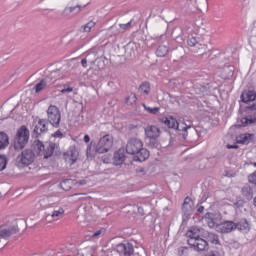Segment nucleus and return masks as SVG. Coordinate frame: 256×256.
Returning a JSON list of instances; mask_svg holds the SVG:
<instances>
[{
	"label": "nucleus",
	"instance_id": "obj_1",
	"mask_svg": "<svg viewBox=\"0 0 256 256\" xmlns=\"http://www.w3.org/2000/svg\"><path fill=\"white\" fill-rule=\"evenodd\" d=\"M55 147H57L55 143H49L48 146H45L41 140H35L32 143V150H24L18 157V162L22 167H29L35 161L36 156L49 159V157H53Z\"/></svg>",
	"mask_w": 256,
	"mask_h": 256
},
{
	"label": "nucleus",
	"instance_id": "obj_2",
	"mask_svg": "<svg viewBox=\"0 0 256 256\" xmlns=\"http://www.w3.org/2000/svg\"><path fill=\"white\" fill-rule=\"evenodd\" d=\"M115 144V138L111 134H105L100 137L97 144L93 146V142L88 144L86 149L87 158L95 157V155H103L104 153H109L113 149Z\"/></svg>",
	"mask_w": 256,
	"mask_h": 256
},
{
	"label": "nucleus",
	"instance_id": "obj_3",
	"mask_svg": "<svg viewBox=\"0 0 256 256\" xmlns=\"http://www.w3.org/2000/svg\"><path fill=\"white\" fill-rule=\"evenodd\" d=\"M126 153L134 155V161H147L150 157L149 150L143 147V141L139 138H130L126 144Z\"/></svg>",
	"mask_w": 256,
	"mask_h": 256
},
{
	"label": "nucleus",
	"instance_id": "obj_4",
	"mask_svg": "<svg viewBox=\"0 0 256 256\" xmlns=\"http://www.w3.org/2000/svg\"><path fill=\"white\" fill-rule=\"evenodd\" d=\"M160 121L166 125L169 129H175L176 131H182L183 136L187 135V129H191V126H188L184 122H178L177 119L173 116H168L160 119Z\"/></svg>",
	"mask_w": 256,
	"mask_h": 256
},
{
	"label": "nucleus",
	"instance_id": "obj_5",
	"mask_svg": "<svg viewBox=\"0 0 256 256\" xmlns=\"http://www.w3.org/2000/svg\"><path fill=\"white\" fill-rule=\"evenodd\" d=\"M27 143H29V129L27 126H21L16 133L14 147L15 149H25Z\"/></svg>",
	"mask_w": 256,
	"mask_h": 256
},
{
	"label": "nucleus",
	"instance_id": "obj_6",
	"mask_svg": "<svg viewBox=\"0 0 256 256\" xmlns=\"http://www.w3.org/2000/svg\"><path fill=\"white\" fill-rule=\"evenodd\" d=\"M48 122L54 127H59L61 123V111L55 105H50L47 109Z\"/></svg>",
	"mask_w": 256,
	"mask_h": 256
},
{
	"label": "nucleus",
	"instance_id": "obj_7",
	"mask_svg": "<svg viewBox=\"0 0 256 256\" xmlns=\"http://www.w3.org/2000/svg\"><path fill=\"white\" fill-rule=\"evenodd\" d=\"M64 159L69 165H75L77 159H79V151L75 146L69 148L67 152L64 153Z\"/></svg>",
	"mask_w": 256,
	"mask_h": 256
},
{
	"label": "nucleus",
	"instance_id": "obj_8",
	"mask_svg": "<svg viewBox=\"0 0 256 256\" xmlns=\"http://www.w3.org/2000/svg\"><path fill=\"white\" fill-rule=\"evenodd\" d=\"M235 229H237V224L233 221H226L216 226L218 233H231V231H235Z\"/></svg>",
	"mask_w": 256,
	"mask_h": 256
},
{
	"label": "nucleus",
	"instance_id": "obj_9",
	"mask_svg": "<svg viewBox=\"0 0 256 256\" xmlns=\"http://www.w3.org/2000/svg\"><path fill=\"white\" fill-rule=\"evenodd\" d=\"M145 135L150 141H155V139H159L161 130L157 126L150 125L145 128Z\"/></svg>",
	"mask_w": 256,
	"mask_h": 256
},
{
	"label": "nucleus",
	"instance_id": "obj_10",
	"mask_svg": "<svg viewBox=\"0 0 256 256\" xmlns=\"http://www.w3.org/2000/svg\"><path fill=\"white\" fill-rule=\"evenodd\" d=\"M205 219L209 227L217 229V225H219V221H221V214L208 212L205 214Z\"/></svg>",
	"mask_w": 256,
	"mask_h": 256
},
{
	"label": "nucleus",
	"instance_id": "obj_11",
	"mask_svg": "<svg viewBox=\"0 0 256 256\" xmlns=\"http://www.w3.org/2000/svg\"><path fill=\"white\" fill-rule=\"evenodd\" d=\"M116 251L120 255L131 256L133 255L134 249L132 244L126 243V244H118L116 246Z\"/></svg>",
	"mask_w": 256,
	"mask_h": 256
},
{
	"label": "nucleus",
	"instance_id": "obj_12",
	"mask_svg": "<svg viewBox=\"0 0 256 256\" xmlns=\"http://www.w3.org/2000/svg\"><path fill=\"white\" fill-rule=\"evenodd\" d=\"M186 237L188 238L187 240L188 245H195V241L197 239H201L199 229L193 228L191 230H188L186 233Z\"/></svg>",
	"mask_w": 256,
	"mask_h": 256
},
{
	"label": "nucleus",
	"instance_id": "obj_13",
	"mask_svg": "<svg viewBox=\"0 0 256 256\" xmlns=\"http://www.w3.org/2000/svg\"><path fill=\"white\" fill-rule=\"evenodd\" d=\"M47 121L46 120H39L33 130V137H39L41 133L47 132Z\"/></svg>",
	"mask_w": 256,
	"mask_h": 256
},
{
	"label": "nucleus",
	"instance_id": "obj_14",
	"mask_svg": "<svg viewBox=\"0 0 256 256\" xmlns=\"http://www.w3.org/2000/svg\"><path fill=\"white\" fill-rule=\"evenodd\" d=\"M190 247H193L195 251H207L209 249V243L205 239L199 238Z\"/></svg>",
	"mask_w": 256,
	"mask_h": 256
},
{
	"label": "nucleus",
	"instance_id": "obj_15",
	"mask_svg": "<svg viewBox=\"0 0 256 256\" xmlns=\"http://www.w3.org/2000/svg\"><path fill=\"white\" fill-rule=\"evenodd\" d=\"M125 159H126L125 150L119 149L114 153L113 165H116V166L123 165V163H125Z\"/></svg>",
	"mask_w": 256,
	"mask_h": 256
},
{
	"label": "nucleus",
	"instance_id": "obj_16",
	"mask_svg": "<svg viewBox=\"0 0 256 256\" xmlns=\"http://www.w3.org/2000/svg\"><path fill=\"white\" fill-rule=\"evenodd\" d=\"M241 99L243 103H251V101H255L256 92L255 91H245L241 95Z\"/></svg>",
	"mask_w": 256,
	"mask_h": 256
},
{
	"label": "nucleus",
	"instance_id": "obj_17",
	"mask_svg": "<svg viewBox=\"0 0 256 256\" xmlns=\"http://www.w3.org/2000/svg\"><path fill=\"white\" fill-rule=\"evenodd\" d=\"M252 137H253V135H251L249 133L240 134L239 136L236 137V142L241 145H247L250 143Z\"/></svg>",
	"mask_w": 256,
	"mask_h": 256
},
{
	"label": "nucleus",
	"instance_id": "obj_18",
	"mask_svg": "<svg viewBox=\"0 0 256 256\" xmlns=\"http://www.w3.org/2000/svg\"><path fill=\"white\" fill-rule=\"evenodd\" d=\"M9 147V136L5 132H0V150Z\"/></svg>",
	"mask_w": 256,
	"mask_h": 256
},
{
	"label": "nucleus",
	"instance_id": "obj_19",
	"mask_svg": "<svg viewBox=\"0 0 256 256\" xmlns=\"http://www.w3.org/2000/svg\"><path fill=\"white\" fill-rule=\"evenodd\" d=\"M191 209H193V200L189 197H186L182 205V211L188 213V211H191Z\"/></svg>",
	"mask_w": 256,
	"mask_h": 256
},
{
	"label": "nucleus",
	"instance_id": "obj_20",
	"mask_svg": "<svg viewBox=\"0 0 256 256\" xmlns=\"http://www.w3.org/2000/svg\"><path fill=\"white\" fill-rule=\"evenodd\" d=\"M63 215H65V209H63V207H60L58 208V210H54L52 212L51 217L54 221H59V219H61Z\"/></svg>",
	"mask_w": 256,
	"mask_h": 256
},
{
	"label": "nucleus",
	"instance_id": "obj_21",
	"mask_svg": "<svg viewBox=\"0 0 256 256\" xmlns=\"http://www.w3.org/2000/svg\"><path fill=\"white\" fill-rule=\"evenodd\" d=\"M139 91L143 95H149L151 93V84L149 82H143L139 87Z\"/></svg>",
	"mask_w": 256,
	"mask_h": 256
},
{
	"label": "nucleus",
	"instance_id": "obj_22",
	"mask_svg": "<svg viewBox=\"0 0 256 256\" xmlns=\"http://www.w3.org/2000/svg\"><path fill=\"white\" fill-rule=\"evenodd\" d=\"M169 53V47L167 46H159L156 50L157 57H166Z\"/></svg>",
	"mask_w": 256,
	"mask_h": 256
},
{
	"label": "nucleus",
	"instance_id": "obj_23",
	"mask_svg": "<svg viewBox=\"0 0 256 256\" xmlns=\"http://www.w3.org/2000/svg\"><path fill=\"white\" fill-rule=\"evenodd\" d=\"M45 87H47V81L45 79H42L39 83L35 85V93H41V91H43Z\"/></svg>",
	"mask_w": 256,
	"mask_h": 256
},
{
	"label": "nucleus",
	"instance_id": "obj_24",
	"mask_svg": "<svg viewBox=\"0 0 256 256\" xmlns=\"http://www.w3.org/2000/svg\"><path fill=\"white\" fill-rule=\"evenodd\" d=\"M126 105H136L137 104V95L135 93H130L128 97H126Z\"/></svg>",
	"mask_w": 256,
	"mask_h": 256
},
{
	"label": "nucleus",
	"instance_id": "obj_25",
	"mask_svg": "<svg viewBox=\"0 0 256 256\" xmlns=\"http://www.w3.org/2000/svg\"><path fill=\"white\" fill-rule=\"evenodd\" d=\"M11 237V230L9 228H0V239H7Z\"/></svg>",
	"mask_w": 256,
	"mask_h": 256
},
{
	"label": "nucleus",
	"instance_id": "obj_26",
	"mask_svg": "<svg viewBox=\"0 0 256 256\" xmlns=\"http://www.w3.org/2000/svg\"><path fill=\"white\" fill-rule=\"evenodd\" d=\"M143 107L145 109V111H147L148 113H151V115H157V113H159L160 108L159 107H147V105L143 104Z\"/></svg>",
	"mask_w": 256,
	"mask_h": 256
},
{
	"label": "nucleus",
	"instance_id": "obj_27",
	"mask_svg": "<svg viewBox=\"0 0 256 256\" xmlns=\"http://www.w3.org/2000/svg\"><path fill=\"white\" fill-rule=\"evenodd\" d=\"M96 23L95 21H90L86 25H84L83 29L85 33H91V29L95 27Z\"/></svg>",
	"mask_w": 256,
	"mask_h": 256
},
{
	"label": "nucleus",
	"instance_id": "obj_28",
	"mask_svg": "<svg viewBox=\"0 0 256 256\" xmlns=\"http://www.w3.org/2000/svg\"><path fill=\"white\" fill-rule=\"evenodd\" d=\"M256 119L251 118H242L241 123L244 127H247V125H253L255 123Z\"/></svg>",
	"mask_w": 256,
	"mask_h": 256
},
{
	"label": "nucleus",
	"instance_id": "obj_29",
	"mask_svg": "<svg viewBox=\"0 0 256 256\" xmlns=\"http://www.w3.org/2000/svg\"><path fill=\"white\" fill-rule=\"evenodd\" d=\"M210 243H213V245H219V236L215 234H209Z\"/></svg>",
	"mask_w": 256,
	"mask_h": 256
},
{
	"label": "nucleus",
	"instance_id": "obj_30",
	"mask_svg": "<svg viewBox=\"0 0 256 256\" xmlns=\"http://www.w3.org/2000/svg\"><path fill=\"white\" fill-rule=\"evenodd\" d=\"M7 167V157L0 156V171H3Z\"/></svg>",
	"mask_w": 256,
	"mask_h": 256
},
{
	"label": "nucleus",
	"instance_id": "obj_31",
	"mask_svg": "<svg viewBox=\"0 0 256 256\" xmlns=\"http://www.w3.org/2000/svg\"><path fill=\"white\" fill-rule=\"evenodd\" d=\"M251 191V188L249 187H244L242 188V193L245 197H253V192H250Z\"/></svg>",
	"mask_w": 256,
	"mask_h": 256
},
{
	"label": "nucleus",
	"instance_id": "obj_32",
	"mask_svg": "<svg viewBox=\"0 0 256 256\" xmlns=\"http://www.w3.org/2000/svg\"><path fill=\"white\" fill-rule=\"evenodd\" d=\"M178 254H179L180 256H188V255H189V248H187V247H181V248H179Z\"/></svg>",
	"mask_w": 256,
	"mask_h": 256
},
{
	"label": "nucleus",
	"instance_id": "obj_33",
	"mask_svg": "<svg viewBox=\"0 0 256 256\" xmlns=\"http://www.w3.org/2000/svg\"><path fill=\"white\" fill-rule=\"evenodd\" d=\"M133 23V20H130L126 24H119L120 29H123V31H128V29H131V24Z\"/></svg>",
	"mask_w": 256,
	"mask_h": 256
},
{
	"label": "nucleus",
	"instance_id": "obj_34",
	"mask_svg": "<svg viewBox=\"0 0 256 256\" xmlns=\"http://www.w3.org/2000/svg\"><path fill=\"white\" fill-rule=\"evenodd\" d=\"M187 44L189 45V47H195V45L197 44V38L195 37H191L187 40Z\"/></svg>",
	"mask_w": 256,
	"mask_h": 256
},
{
	"label": "nucleus",
	"instance_id": "obj_35",
	"mask_svg": "<svg viewBox=\"0 0 256 256\" xmlns=\"http://www.w3.org/2000/svg\"><path fill=\"white\" fill-rule=\"evenodd\" d=\"M206 256H223V254L219 250H212Z\"/></svg>",
	"mask_w": 256,
	"mask_h": 256
},
{
	"label": "nucleus",
	"instance_id": "obj_36",
	"mask_svg": "<svg viewBox=\"0 0 256 256\" xmlns=\"http://www.w3.org/2000/svg\"><path fill=\"white\" fill-rule=\"evenodd\" d=\"M60 93H73V88L65 85L64 88L60 91Z\"/></svg>",
	"mask_w": 256,
	"mask_h": 256
},
{
	"label": "nucleus",
	"instance_id": "obj_37",
	"mask_svg": "<svg viewBox=\"0 0 256 256\" xmlns=\"http://www.w3.org/2000/svg\"><path fill=\"white\" fill-rule=\"evenodd\" d=\"M52 137L58 138V139H63V133L61 132V130H57Z\"/></svg>",
	"mask_w": 256,
	"mask_h": 256
},
{
	"label": "nucleus",
	"instance_id": "obj_38",
	"mask_svg": "<svg viewBox=\"0 0 256 256\" xmlns=\"http://www.w3.org/2000/svg\"><path fill=\"white\" fill-rule=\"evenodd\" d=\"M102 161L103 163H106V164L111 163V156H103Z\"/></svg>",
	"mask_w": 256,
	"mask_h": 256
},
{
	"label": "nucleus",
	"instance_id": "obj_39",
	"mask_svg": "<svg viewBox=\"0 0 256 256\" xmlns=\"http://www.w3.org/2000/svg\"><path fill=\"white\" fill-rule=\"evenodd\" d=\"M73 11H75V7H68V8H65L64 13L66 14L73 13Z\"/></svg>",
	"mask_w": 256,
	"mask_h": 256
},
{
	"label": "nucleus",
	"instance_id": "obj_40",
	"mask_svg": "<svg viewBox=\"0 0 256 256\" xmlns=\"http://www.w3.org/2000/svg\"><path fill=\"white\" fill-rule=\"evenodd\" d=\"M103 231H105V229H100V230H98V231H96L93 235H92V237H99V235H101V233H103Z\"/></svg>",
	"mask_w": 256,
	"mask_h": 256
},
{
	"label": "nucleus",
	"instance_id": "obj_41",
	"mask_svg": "<svg viewBox=\"0 0 256 256\" xmlns=\"http://www.w3.org/2000/svg\"><path fill=\"white\" fill-rule=\"evenodd\" d=\"M81 65H82V67H84V69H86V67H87V59H82L81 60Z\"/></svg>",
	"mask_w": 256,
	"mask_h": 256
},
{
	"label": "nucleus",
	"instance_id": "obj_42",
	"mask_svg": "<svg viewBox=\"0 0 256 256\" xmlns=\"http://www.w3.org/2000/svg\"><path fill=\"white\" fill-rule=\"evenodd\" d=\"M227 149H239V146L228 144Z\"/></svg>",
	"mask_w": 256,
	"mask_h": 256
},
{
	"label": "nucleus",
	"instance_id": "obj_43",
	"mask_svg": "<svg viewBox=\"0 0 256 256\" xmlns=\"http://www.w3.org/2000/svg\"><path fill=\"white\" fill-rule=\"evenodd\" d=\"M91 141V138L89 137V135H85L84 136V143H89Z\"/></svg>",
	"mask_w": 256,
	"mask_h": 256
},
{
	"label": "nucleus",
	"instance_id": "obj_44",
	"mask_svg": "<svg viewBox=\"0 0 256 256\" xmlns=\"http://www.w3.org/2000/svg\"><path fill=\"white\" fill-rule=\"evenodd\" d=\"M197 211H198V213H203V211H205V207L199 206Z\"/></svg>",
	"mask_w": 256,
	"mask_h": 256
},
{
	"label": "nucleus",
	"instance_id": "obj_45",
	"mask_svg": "<svg viewBox=\"0 0 256 256\" xmlns=\"http://www.w3.org/2000/svg\"><path fill=\"white\" fill-rule=\"evenodd\" d=\"M65 185H67V181H63V182L61 183L62 189H65Z\"/></svg>",
	"mask_w": 256,
	"mask_h": 256
},
{
	"label": "nucleus",
	"instance_id": "obj_46",
	"mask_svg": "<svg viewBox=\"0 0 256 256\" xmlns=\"http://www.w3.org/2000/svg\"><path fill=\"white\" fill-rule=\"evenodd\" d=\"M249 224L247 222H245V229H248Z\"/></svg>",
	"mask_w": 256,
	"mask_h": 256
},
{
	"label": "nucleus",
	"instance_id": "obj_47",
	"mask_svg": "<svg viewBox=\"0 0 256 256\" xmlns=\"http://www.w3.org/2000/svg\"><path fill=\"white\" fill-rule=\"evenodd\" d=\"M254 166L256 167V163L254 164Z\"/></svg>",
	"mask_w": 256,
	"mask_h": 256
}]
</instances>
